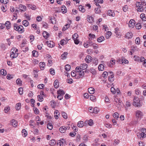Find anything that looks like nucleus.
Wrapping results in <instances>:
<instances>
[{
  "instance_id": "nucleus-1",
  "label": "nucleus",
  "mask_w": 146,
  "mask_h": 146,
  "mask_svg": "<svg viewBox=\"0 0 146 146\" xmlns=\"http://www.w3.org/2000/svg\"><path fill=\"white\" fill-rule=\"evenodd\" d=\"M133 105L134 106L139 108L142 106V103L140 102V100L138 98L135 97Z\"/></svg>"
},
{
  "instance_id": "nucleus-2",
  "label": "nucleus",
  "mask_w": 146,
  "mask_h": 146,
  "mask_svg": "<svg viewBox=\"0 0 146 146\" xmlns=\"http://www.w3.org/2000/svg\"><path fill=\"white\" fill-rule=\"evenodd\" d=\"M13 27L15 30L18 31L20 33H23L24 31L23 27L22 25L18 26L17 23H15L14 24Z\"/></svg>"
},
{
  "instance_id": "nucleus-3",
  "label": "nucleus",
  "mask_w": 146,
  "mask_h": 146,
  "mask_svg": "<svg viewBox=\"0 0 146 146\" xmlns=\"http://www.w3.org/2000/svg\"><path fill=\"white\" fill-rule=\"evenodd\" d=\"M136 5L137 7H138L137 9V11L142 12L144 10L143 8V5L141 2H137L136 3Z\"/></svg>"
},
{
  "instance_id": "nucleus-4",
  "label": "nucleus",
  "mask_w": 146,
  "mask_h": 146,
  "mask_svg": "<svg viewBox=\"0 0 146 146\" xmlns=\"http://www.w3.org/2000/svg\"><path fill=\"white\" fill-rule=\"evenodd\" d=\"M135 115L137 118V120H140L143 116V113L141 111L137 110L135 111Z\"/></svg>"
},
{
  "instance_id": "nucleus-5",
  "label": "nucleus",
  "mask_w": 146,
  "mask_h": 146,
  "mask_svg": "<svg viewBox=\"0 0 146 146\" xmlns=\"http://www.w3.org/2000/svg\"><path fill=\"white\" fill-rule=\"evenodd\" d=\"M70 128V127L69 126H67L66 127L64 126H63L60 128L59 130L61 133H64L66 129H69Z\"/></svg>"
},
{
  "instance_id": "nucleus-6",
  "label": "nucleus",
  "mask_w": 146,
  "mask_h": 146,
  "mask_svg": "<svg viewBox=\"0 0 146 146\" xmlns=\"http://www.w3.org/2000/svg\"><path fill=\"white\" fill-rule=\"evenodd\" d=\"M135 25V21L133 19H131L129 23V27L132 28L134 27Z\"/></svg>"
},
{
  "instance_id": "nucleus-7",
  "label": "nucleus",
  "mask_w": 146,
  "mask_h": 146,
  "mask_svg": "<svg viewBox=\"0 0 146 146\" xmlns=\"http://www.w3.org/2000/svg\"><path fill=\"white\" fill-rule=\"evenodd\" d=\"M5 27H6V28L8 29L10 28L11 27V23L9 21H7L4 24Z\"/></svg>"
},
{
  "instance_id": "nucleus-8",
  "label": "nucleus",
  "mask_w": 146,
  "mask_h": 146,
  "mask_svg": "<svg viewBox=\"0 0 146 146\" xmlns=\"http://www.w3.org/2000/svg\"><path fill=\"white\" fill-rule=\"evenodd\" d=\"M19 8L21 11H25L26 10V7L22 4H20L19 5Z\"/></svg>"
},
{
  "instance_id": "nucleus-9",
  "label": "nucleus",
  "mask_w": 146,
  "mask_h": 146,
  "mask_svg": "<svg viewBox=\"0 0 146 146\" xmlns=\"http://www.w3.org/2000/svg\"><path fill=\"white\" fill-rule=\"evenodd\" d=\"M92 58L91 56L89 55L87 56L85 59V60L86 62L89 63L91 62L92 60Z\"/></svg>"
},
{
  "instance_id": "nucleus-10",
  "label": "nucleus",
  "mask_w": 146,
  "mask_h": 146,
  "mask_svg": "<svg viewBox=\"0 0 146 146\" xmlns=\"http://www.w3.org/2000/svg\"><path fill=\"white\" fill-rule=\"evenodd\" d=\"M11 123L12 125L14 127H16L17 125V123L16 121L14 119H12L11 120Z\"/></svg>"
},
{
  "instance_id": "nucleus-11",
  "label": "nucleus",
  "mask_w": 146,
  "mask_h": 146,
  "mask_svg": "<svg viewBox=\"0 0 146 146\" xmlns=\"http://www.w3.org/2000/svg\"><path fill=\"white\" fill-rule=\"evenodd\" d=\"M111 75L110 76H109L108 78V80L110 82H112L114 80V76L112 74H113V72H110Z\"/></svg>"
},
{
  "instance_id": "nucleus-12",
  "label": "nucleus",
  "mask_w": 146,
  "mask_h": 146,
  "mask_svg": "<svg viewBox=\"0 0 146 146\" xmlns=\"http://www.w3.org/2000/svg\"><path fill=\"white\" fill-rule=\"evenodd\" d=\"M87 64H84L82 65L81 64L80 66V69L82 70H85L87 68Z\"/></svg>"
},
{
  "instance_id": "nucleus-13",
  "label": "nucleus",
  "mask_w": 146,
  "mask_h": 146,
  "mask_svg": "<svg viewBox=\"0 0 146 146\" xmlns=\"http://www.w3.org/2000/svg\"><path fill=\"white\" fill-rule=\"evenodd\" d=\"M42 35L45 38L47 39L49 36V34L46 31H44L43 32Z\"/></svg>"
},
{
  "instance_id": "nucleus-14",
  "label": "nucleus",
  "mask_w": 146,
  "mask_h": 146,
  "mask_svg": "<svg viewBox=\"0 0 146 146\" xmlns=\"http://www.w3.org/2000/svg\"><path fill=\"white\" fill-rule=\"evenodd\" d=\"M57 93L58 95L63 96L65 94L64 91L62 90H59L57 92Z\"/></svg>"
},
{
  "instance_id": "nucleus-15",
  "label": "nucleus",
  "mask_w": 146,
  "mask_h": 146,
  "mask_svg": "<svg viewBox=\"0 0 146 146\" xmlns=\"http://www.w3.org/2000/svg\"><path fill=\"white\" fill-rule=\"evenodd\" d=\"M88 92L90 94H93L95 92V89L92 87H90L88 88Z\"/></svg>"
},
{
  "instance_id": "nucleus-16",
  "label": "nucleus",
  "mask_w": 146,
  "mask_h": 146,
  "mask_svg": "<svg viewBox=\"0 0 146 146\" xmlns=\"http://www.w3.org/2000/svg\"><path fill=\"white\" fill-rule=\"evenodd\" d=\"M132 36V33L131 32H128L125 35V37L126 38L128 39L131 38Z\"/></svg>"
},
{
  "instance_id": "nucleus-17",
  "label": "nucleus",
  "mask_w": 146,
  "mask_h": 146,
  "mask_svg": "<svg viewBox=\"0 0 146 146\" xmlns=\"http://www.w3.org/2000/svg\"><path fill=\"white\" fill-rule=\"evenodd\" d=\"M18 55L17 53H15V52L14 53V52H13L12 53H11L10 56L13 58H16L18 56Z\"/></svg>"
},
{
  "instance_id": "nucleus-18",
  "label": "nucleus",
  "mask_w": 146,
  "mask_h": 146,
  "mask_svg": "<svg viewBox=\"0 0 146 146\" xmlns=\"http://www.w3.org/2000/svg\"><path fill=\"white\" fill-rule=\"evenodd\" d=\"M61 8V11L62 13H65L67 12L66 8L65 6L63 5L62 6Z\"/></svg>"
},
{
  "instance_id": "nucleus-19",
  "label": "nucleus",
  "mask_w": 146,
  "mask_h": 146,
  "mask_svg": "<svg viewBox=\"0 0 146 146\" xmlns=\"http://www.w3.org/2000/svg\"><path fill=\"white\" fill-rule=\"evenodd\" d=\"M68 54V53L67 52H64L61 56L62 59H65L66 58V56Z\"/></svg>"
},
{
  "instance_id": "nucleus-20",
  "label": "nucleus",
  "mask_w": 146,
  "mask_h": 146,
  "mask_svg": "<svg viewBox=\"0 0 146 146\" xmlns=\"http://www.w3.org/2000/svg\"><path fill=\"white\" fill-rule=\"evenodd\" d=\"M39 66L41 70H43L44 67L45 66V63L44 62H40L39 63Z\"/></svg>"
},
{
  "instance_id": "nucleus-21",
  "label": "nucleus",
  "mask_w": 146,
  "mask_h": 146,
  "mask_svg": "<svg viewBox=\"0 0 146 146\" xmlns=\"http://www.w3.org/2000/svg\"><path fill=\"white\" fill-rule=\"evenodd\" d=\"M98 69L100 71H103L104 70V66L102 64H100L98 67Z\"/></svg>"
},
{
  "instance_id": "nucleus-22",
  "label": "nucleus",
  "mask_w": 146,
  "mask_h": 146,
  "mask_svg": "<svg viewBox=\"0 0 146 146\" xmlns=\"http://www.w3.org/2000/svg\"><path fill=\"white\" fill-rule=\"evenodd\" d=\"M89 72H90L93 75H95L96 73L95 70L93 68H91L90 69H89Z\"/></svg>"
},
{
  "instance_id": "nucleus-23",
  "label": "nucleus",
  "mask_w": 146,
  "mask_h": 146,
  "mask_svg": "<svg viewBox=\"0 0 146 146\" xmlns=\"http://www.w3.org/2000/svg\"><path fill=\"white\" fill-rule=\"evenodd\" d=\"M100 6L99 5L97 8H96L95 9V11L96 13H99L100 12Z\"/></svg>"
},
{
  "instance_id": "nucleus-24",
  "label": "nucleus",
  "mask_w": 146,
  "mask_h": 146,
  "mask_svg": "<svg viewBox=\"0 0 146 146\" xmlns=\"http://www.w3.org/2000/svg\"><path fill=\"white\" fill-rule=\"evenodd\" d=\"M104 37L103 36H100L97 39V41L99 42H101L104 40Z\"/></svg>"
},
{
  "instance_id": "nucleus-25",
  "label": "nucleus",
  "mask_w": 146,
  "mask_h": 146,
  "mask_svg": "<svg viewBox=\"0 0 146 146\" xmlns=\"http://www.w3.org/2000/svg\"><path fill=\"white\" fill-rule=\"evenodd\" d=\"M84 122L82 121H80L78 122L77 124L78 126L80 127H82L83 126Z\"/></svg>"
},
{
  "instance_id": "nucleus-26",
  "label": "nucleus",
  "mask_w": 146,
  "mask_h": 146,
  "mask_svg": "<svg viewBox=\"0 0 146 146\" xmlns=\"http://www.w3.org/2000/svg\"><path fill=\"white\" fill-rule=\"evenodd\" d=\"M54 113L55 114L54 115L55 118L56 119H57L58 118V115H59V113L58 111L57 110H55L54 111Z\"/></svg>"
},
{
  "instance_id": "nucleus-27",
  "label": "nucleus",
  "mask_w": 146,
  "mask_h": 146,
  "mask_svg": "<svg viewBox=\"0 0 146 146\" xmlns=\"http://www.w3.org/2000/svg\"><path fill=\"white\" fill-rule=\"evenodd\" d=\"M22 135L24 137H25L27 136V133L25 129H23L22 131Z\"/></svg>"
},
{
  "instance_id": "nucleus-28",
  "label": "nucleus",
  "mask_w": 146,
  "mask_h": 146,
  "mask_svg": "<svg viewBox=\"0 0 146 146\" xmlns=\"http://www.w3.org/2000/svg\"><path fill=\"white\" fill-rule=\"evenodd\" d=\"M108 14L109 16H111L112 17H114L115 16V14L113 12H112V11L109 10L108 11Z\"/></svg>"
},
{
  "instance_id": "nucleus-29",
  "label": "nucleus",
  "mask_w": 146,
  "mask_h": 146,
  "mask_svg": "<svg viewBox=\"0 0 146 146\" xmlns=\"http://www.w3.org/2000/svg\"><path fill=\"white\" fill-rule=\"evenodd\" d=\"M54 86L56 88H57L58 87V82L57 80H55L54 83Z\"/></svg>"
},
{
  "instance_id": "nucleus-30",
  "label": "nucleus",
  "mask_w": 146,
  "mask_h": 146,
  "mask_svg": "<svg viewBox=\"0 0 146 146\" xmlns=\"http://www.w3.org/2000/svg\"><path fill=\"white\" fill-rule=\"evenodd\" d=\"M21 104L20 103H18L16 104L15 108L17 110H19L20 108Z\"/></svg>"
},
{
  "instance_id": "nucleus-31",
  "label": "nucleus",
  "mask_w": 146,
  "mask_h": 146,
  "mask_svg": "<svg viewBox=\"0 0 146 146\" xmlns=\"http://www.w3.org/2000/svg\"><path fill=\"white\" fill-rule=\"evenodd\" d=\"M85 123H88L89 125L92 126L93 124V121L92 119H90L88 121H86Z\"/></svg>"
},
{
  "instance_id": "nucleus-32",
  "label": "nucleus",
  "mask_w": 146,
  "mask_h": 146,
  "mask_svg": "<svg viewBox=\"0 0 146 146\" xmlns=\"http://www.w3.org/2000/svg\"><path fill=\"white\" fill-rule=\"evenodd\" d=\"M29 23L26 20H24L23 21V24L25 27H27L29 25Z\"/></svg>"
},
{
  "instance_id": "nucleus-33",
  "label": "nucleus",
  "mask_w": 146,
  "mask_h": 146,
  "mask_svg": "<svg viewBox=\"0 0 146 146\" xmlns=\"http://www.w3.org/2000/svg\"><path fill=\"white\" fill-rule=\"evenodd\" d=\"M89 36L90 37V38H89L90 40L91 41L92 40V39L95 38V36L94 34H89Z\"/></svg>"
},
{
  "instance_id": "nucleus-34",
  "label": "nucleus",
  "mask_w": 146,
  "mask_h": 146,
  "mask_svg": "<svg viewBox=\"0 0 146 146\" xmlns=\"http://www.w3.org/2000/svg\"><path fill=\"white\" fill-rule=\"evenodd\" d=\"M99 108L97 107H95L94 109H93V113H97L99 111Z\"/></svg>"
},
{
  "instance_id": "nucleus-35",
  "label": "nucleus",
  "mask_w": 146,
  "mask_h": 146,
  "mask_svg": "<svg viewBox=\"0 0 146 146\" xmlns=\"http://www.w3.org/2000/svg\"><path fill=\"white\" fill-rule=\"evenodd\" d=\"M88 16L89 17L88 18H87L88 21L89 23H92V22L93 21L94 18H93L92 17L90 16Z\"/></svg>"
},
{
  "instance_id": "nucleus-36",
  "label": "nucleus",
  "mask_w": 146,
  "mask_h": 146,
  "mask_svg": "<svg viewBox=\"0 0 146 146\" xmlns=\"http://www.w3.org/2000/svg\"><path fill=\"white\" fill-rule=\"evenodd\" d=\"M0 74L4 76L5 75L7 74L6 71V70L5 71L3 69H2L0 71Z\"/></svg>"
},
{
  "instance_id": "nucleus-37",
  "label": "nucleus",
  "mask_w": 146,
  "mask_h": 146,
  "mask_svg": "<svg viewBox=\"0 0 146 146\" xmlns=\"http://www.w3.org/2000/svg\"><path fill=\"white\" fill-rule=\"evenodd\" d=\"M70 68L71 66L70 65L67 64L65 66V69L67 71H69L70 70Z\"/></svg>"
},
{
  "instance_id": "nucleus-38",
  "label": "nucleus",
  "mask_w": 146,
  "mask_h": 146,
  "mask_svg": "<svg viewBox=\"0 0 146 146\" xmlns=\"http://www.w3.org/2000/svg\"><path fill=\"white\" fill-rule=\"evenodd\" d=\"M79 10L81 11L82 13L84 12L85 11V9L83 8L82 6L81 5L79 6Z\"/></svg>"
},
{
  "instance_id": "nucleus-39",
  "label": "nucleus",
  "mask_w": 146,
  "mask_h": 146,
  "mask_svg": "<svg viewBox=\"0 0 146 146\" xmlns=\"http://www.w3.org/2000/svg\"><path fill=\"white\" fill-rule=\"evenodd\" d=\"M122 60H123L122 64H123V63L125 64H127L128 63V61L127 59H125L124 57H122Z\"/></svg>"
},
{
  "instance_id": "nucleus-40",
  "label": "nucleus",
  "mask_w": 146,
  "mask_h": 146,
  "mask_svg": "<svg viewBox=\"0 0 146 146\" xmlns=\"http://www.w3.org/2000/svg\"><path fill=\"white\" fill-rule=\"evenodd\" d=\"M38 52L35 50H34L32 51L33 55L34 56H38Z\"/></svg>"
},
{
  "instance_id": "nucleus-41",
  "label": "nucleus",
  "mask_w": 146,
  "mask_h": 146,
  "mask_svg": "<svg viewBox=\"0 0 146 146\" xmlns=\"http://www.w3.org/2000/svg\"><path fill=\"white\" fill-rule=\"evenodd\" d=\"M78 34L76 33H74L72 36V39L73 40H75L77 38H78Z\"/></svg>"
},
{
  "instance_id": "nucleus-42",
  "label": "nucleus",
  "mask_w": 146,
  "mask_h": 146,
  "mask_svg": "<svg viewBox=\"0 0 146 146\" xmlns=\"http://www.w3.org/2000/svg\"><path fill=\"white\" fill-rule=\"evenodd\" d=\"M47 128L50 130H51L53 128L52 125L51 123H48L47 125Z\"/></svg>"
},
{
  "instance_id": "nucleus-43",
  "label": "nucleus",
  "mask_w": 146,
  "mask_h": 146,
  "mask_svg": "<svg viewBox=\"0 0 146 146\" xmlns=\"http://www.w3.org/2000/svg\"><path fill=\"white\" fill-rule=\"evenodd\" d=\"M66 27L64 26L62 28V31H64L66 29H68V28L70 27V25L67 24L65 26Z\"/></svg>"
},
{
  "instance_id": "nucleus-44",
  "label": "nucleus",
  "mask_w": 146,
  "mask_h": 146,
  "mask_svg": "<svg viewBox=\"0 0 146 146\" xmlns=\"http://www.w3.org/2000/svg\"><path fill=\"white\" fill-rule=\"evenodd\" d=\"M119 115L118 113H115L113 114V117L114 118L117 119L119 117Z\"/></svg>"
},
{
  "instance_id": "nucleus-45",
  "label": "nucleus",
  "mask_w": 146,
  "mask_h": 146,
  "mask_svg": "<svg viewBox=\"0 0 146 146\" xmlns=\"http://www.w3.org/2000/svg\"><path fill=\"white\" fill-rule=\"evenodd\" d=\"M16 82L17 85H21L22 84V81L19 78L17 79Z\"/></svg>"
},
{
  "instance_id": "nucleus-46",
  "label": "nucleus",
  "mask_w": 146,
  "mask_h": 146,
  "mask_svg": "<svg viewBox=\"0 0 146 146\" xmlns=\"http://www.w3.org/2000/svg\"><path fill=\"white\" fill-rule=\"evenodd\" d=\"M62 115L63 117L65 119H67V114L64 112H62Z\"/></svg>"
},
{
  "instance_id": "nucleus-47",
  "label": "nucleus",
  "mask_w": 146,
  "mask_h": 146,
  "mask_svg": "<svg viewBox=\"0 0 146 146\" xmlns=\"http://www.w3.org/2000/svg\"><path fill=\"white\" fill-rule=\"evenodd\" d=\"M56 143V142L55 140L52 139L51 140L50 143V145H54Z\"/></svg>"
},
{
  "instance_id": "nucleus-48",
  "label": "nucleus",
  "mask_w": 146,
  "mask_h": 146,
  "mask_svg": "<svg viewBox=\"0 0 146 146\" xmlns=\"http://www.w3.org/2000/svg\"><path fill=\"white\" fill-rule=\"evenodd\" d=\"M23 89L22 88H20L19 89V92L20 95H21L23 94Z\"/></svg>"
},
{
  "instance_id": "nucleus-49",
  "label": "nucleus",
  "mask_w": 146,
  "mask_h": 146,
  "mask_svg": "<svg viewBox=\"0 0 146 146\" xmlns=\"http://www.w3.org/2000/svg\"><path fill=\"white\" fill-rule=\"evenodd\" d=\"M12 75H11L10 74H8L7 76V79L10 80L13 78V76Z\"/></svg>"
},
{
  "instance_id": "nucleus-50",
  "label": "nucleus",
  "mask_w": 146,
  "mask_h": 146,
  "mask_svg": "<svg viewBox=\"0 0 146 146\" xmlns=\"http://www.w3.org/2000/svg\"><path fill=\"white\" fill-rule=\"evenodd\" d=\"M13 50V51H11V53H12L13 52H14V53L15 52V53H17L18 51V49H16L15 48H13L11 50V51Z\"/></svg>"
},
{
  "instance_id": "nucleus-51",
  "label": "nucleus",
  "mask_w": 146,
  "mask_h": 146,
  "mask_svg": "<svg viewBox=\"0 0 146 146\" xmlns=\"http://www.w3.org/2000/svg\"><path fill=\"white\" fill-rule=\"evenodd\" d=\"M50 20H51V23L52 24H55L56 20H55V19L54 17H53L52 18H51Z\"/></svg>"
},
{
  "instance_id": "nucleus-52",
  "label": "nucleus",
  "mask_w": 146,
  "mask_h": 146,
  "mask_svg": "<svg viewBox=\"0 0 146 146\" xmlns=\"http://www.w3.org/2000/svg\"><path fill=\"white\" fill-rule=\"evenodd\" d=\"M10 107L9 106H7V107H5L4 109L5 113H7L8 112V110H10Z\"/></svg>"
},
{
  "instance_id": "nucleus-53",
  "label": "nucleus",
  "mask_w": 146,
  "mask_h": 146,
  "mask_svg": "<svg viewBox=\"0 0 146 146\" xmlns=\"http://www.w3.org/2000/svg\"><path fill=\"white\" fill-rule=\"evenodd\" d=\"M136 27L137 29H139L141 28V25L140 23H137L136 25Z\"/></svg>"
},
{
  "instance_id": "nucleus-54",
  "label": "nucleus",
  "mask_w": 146,
  "mask_h": 146,
  "mask_svg": "<svg viewBox=\"0 0 146 146\" xmlns=\"http://www.w3.org/2000/svg\"><path fill=\"white\" fill-rule=\"evenodd\" d=\"M79 75L80 76H83L84 75V71L83 70H80L79 71Z\"/></svg>"
},
{
  "instance_id": "nucleus-55",
  "label": "nucleus",
  "mask_w": 146,
  "mask_h": 146,
  "mask_svg": "<svg viewBox=\"0 0 146 146\" xmlns=\"http://www.w3.org/2000/svg\"><path fill=\"white\" fill-rule=\"evenodd\" d=\"M67 82L68 83L71 84L73 82V80L72 79H67L66 80Z\"/></svg>"
},
{
  "instance_id": "nucleus-56",
  "label": "nucleus",
  "mask_w": 146,
  "mask_h": 146,
  "mask_svg": "<svg viewBox=\"0 0 146 146\" xmlns=\"http://www.w3.org/2000/svg\"><path fill=\"white\" fill-rule=\"evenodd\" d=\"M50 72L51 74L54 75L55 74V71L53 68H51L50 70Z\"/></svg>"
},
{
  "instance_id": "nucleus-57",
  "label": "nucleus",
  "mask_w": 146,
  "mask_h": 146,
  "mask_svg": "<svg viewBox=\"0 0 146 146\" xmlns=\"http://www.w3.org/2000/svg\"><path fill=\"white\" fill-rule=\"evenodd\" d=\"M38 100L39 102H42L43 101V98L41 96L38 95Z\"/></svg>"
},
{
  "instance_id": "nucleus-58",
  "label": "nucleus",
  "mask_w": 146,
  "mask_h": 146,
  "mask_svg": "<svg viewBox=\"0 0 146 146\" xmlns=\"http://www.w3.org/2000/svg\"><path fill=\"white\" fill-rule=\"evenodd\" d=\"M33 110L36 114H38L39 113V111L38 109L36 108H33Z\"/></svg>"
},
{
  "instance_id": "nucleus-59",
  "label": "nucleus",
  "mask_w": 146,
  "mask_h": 146,
  "mask_svg": "<svg viewBox=\"0 0 146 146\" xmlns=\"http://www.w3.org/2000/svg\"><path fill=\"white\" fill-rule=\"evenodd\" d=\"M44 85L43 84H39L37 86V87L40 89H42L44 86Z\"/></svg>"
},
{
  "instance_id": "nucleus-60",
  "label": "nucleus",
  "mask_w": 146,
  "mask_h": 146,
  "mask_svg": "<svg viewBox=\"0 0 146 146\" xmlns=\"http://www.w3.org/2000/svg\"><path fill=\"white\" fill-rule=\"evenodd\" d=\"M110 91L112 93L115 94V93L116 90L113 87H112L111 88Z\"/></svg>"
},
{
  "instance_id": "nucleus-61",
  "label": "nucleus",
  "mask_w": 146,
  "mask_h": 146,
  "mask_svg": "<svg viewBox=\"0 0 146 146\" xmlns=\"http://www.w3.org/2000/svg\"><path fill=\"white\" fill-rule=\"evenodd\" d=\"M140 39L139 38V37H137L136 38L135 40V43H136V44H139V42H140Z\"/></svg>"
},
{
  "instance_id": "nucleus-62",
  "label": "nucleus",
  "mask_w": 146,
  "mask_h": 146,
  "mask_svg": "<svg viewBox=\"0 0 146 146\" xmlns=\"http://www.w3.org/2000/svg\"><path fill=\"white\" fill-rule=\"evenodd\" d=\"M63 144H63V143H62V142L61 141H59L57 143L58 146H61Z\"/></svg>"
},
{
  "instance_id": "nucleus-63",
  "label": "nucleus",
  "mask_w": 146,
  "mask_h": 146,
  "mask_svg": "<svg viewBox=\"0 0 146 146\" xmlns=\"http://www.w3.org/2000/svg\"><path fill=\"white\" fill-rule=\"evenodd\" d=\"M92 46L93 48L95 49L97 48L98 47V45L97 44L94 43V44H93Z\"/></svg>"
},
{
  "instance_id": "nucleus-64",
  "label": "nucleus",
  "mask_w": 146,
  "mask_h": 146,
  "mask_svg": "<svg viewBox=\"0 0 146 146\" xmlns=\"http://www.w3.org/2000/svg\"><path fill=\"white\" fill-rule=\"evenodd\" d=\"M66 41L65 40H62L60 41V44L61 45H63L66 44Z\"/></svg>"
}]
</instances>
